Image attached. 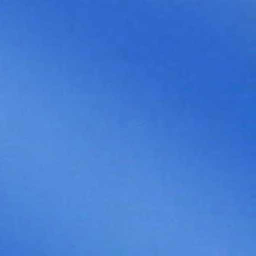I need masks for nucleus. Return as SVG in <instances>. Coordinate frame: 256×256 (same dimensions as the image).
Listing matches in <instances>:
<instances>
[{
  "label": "nucleus",
  "instance_id": "nucleus-1",
  "mask_svg": "<svg viewBox=\"0 0 256 256\" xmlns=\"http://www.w3.org/2000/svg\"><path fill=\"white\" fill-rule=\"evenodd\" d=\"M158 54H159V50H158V44H159V26H158Z\"/></svg>",
  "mask_w": 256,
  "mask_h": 256
},
{
  "label": "nucleus",
  "instance_id": "nucleus-2",
  "mask_svg": "<svg viewBox=\"0 0 256 256\" xmlns=\"http://www.w3.org/2000/svg\"><path fill=\"white\" fill-rule=\"evenodd\" d=\"M160 134H162V127H160Z\"/></svg>",
  "mask_w": 256,
  "mask_h": 256
},
{
  "label": "nucleus",
  "instance_id": "nucleus-3",
  "mask_svg": "<svg viewBox=\"0 0 256 256\" xmlns=\"http://www.w3.org/2000/svg\"><path fill=\"white\" fill-rule=\"evenodd\" d=\"M160 134H162V127H160Z\"/></svg>",
  "mask_w": 256,
  "mask_h": 256
},
{
  "label": "nucleus",
  "instance_id": "nucleus-4",
  "mask_svg": "<svg viewBox=\"0 0 256 256\" xmlns=\"http://www.w3.org/2000/svg\"><path fill=\"white\" fill-rule=\"evenodd\" d=\"M160 134H162V127H160Z\"/></svg>",
  "mask_w": 256,
  "mask_h": 256
},
{
  "label": "nucleus",
  "instance_id": "nucleus-5",
  "mask_svg": "<svg viewBox=\"0 0 256 256\" xmlns=\"http://www.w3.org/2000/svg\"><path fill=\"white\" fill-rule=\"evenodd\" d=\"M160 134H162V127H160Z\"/></svg>",
  "mask_w": 256,
  "mask_h": 256
},
{
  "label": "nucleus",
  "instance_id": "nucleus-6",
  "mask_svg": "<svg viewBox=\"0 0 256 256\" xmlns=\"http://www.w3.org/2000/svg\"><path fill=\"white\" fill-rule=\"evenodd\" d=\"M160 134H162V127H160Z\"/></svg>",
  "mask_w": 256,
  "mask_h": 256
},
{
  "label": "nucleus",
  "instance_id": "nucleus-7",
  "mask_svg": "<svg viewBox=\"0 0 256 256\" xmlns=\"http://www.w3.org/2000/svg\"><path fill=\"white\" fill-rule=\"evenodd\" d=\"M160 134H162V127H160Z\"/></svg>",
  "mask_w": 256,
  "mask_h": 256
},
{
  "label": "nucleus",
  "instance_id": "nucleus-8",
  "mask_svg": "<svg viewBox=\"0 0 256 256\" xmlns=\"http://www.w3.org/2000/svg\"><path fill=\"white\" fill-rule=\"evenodd\" d=\"M160 150H162V146H160Z\"/></svg>",
  "mask_w": 256,
  "mask_h": 256
},
{
  "label": "nucleus",
  "instance_id": "nucleus-9",
  "mask_svg": "<svg viewBox=\"0 0 256 256\" xmlns=\"http://www.w3.org/2000/svg\"><path fill=\"white\" fill-rule=\"evenodd\" d=\"M160 150H162V146H160Z\"/></svg>",
  "mask_w": 256,
  "mask_h": 256
},
{
  "label": "nucleus",
  "instance_id": "nucleus-10",
  "mask_svg": "<svg viewBox=\"0 0 256 256\" xmlns=\"http://www.w3.org/2000/svg\"><path fill=\"white\" fill-rule=\"evenodd\" d=\"M160 150H162V146H160Z\"/></svg>",
  "mask_w": 256,
  "mask_h": 256
},
{
  "label": "nucleus",
  "instance_id": "nucleus-11",
  "mask_svg": "<svg viewBox=\"0 0 256 256\" xmlns=\"http://www.w3.org/2000/svg\"><path fill=\"white\" fill-rule=\"evenodd\" d=\"M160 150H162V146H160Z\"/></svg>",
  "mask_w": 256,
  "mask_h": 256
},
{
  "label": "nucleus",
  "instance_id": "nucleus-12",
  "mask_svg": "<svg viewBox=\"0 0 256 256\" xmlns=\"http://www.w3.org/2000/svg\"><path fill=\"white\" fill-rule=\"evenodd\" d=\"M160 168H162V165H160Z\"/></svg>",
  "mask_w": 256,
  "mask_h": 256
},
{
  "label": "nucleus",
  "instance_id": "nucleus-13",
  "mask_svg": "<svg viewBox=\"0 0 256 256\" xmlns=\"http://www.w3.org/2000/svg\"><path fill=\"white\" fill-rule=\"evenodd\" d=\"M160 168H162V165H160Z\"/></svg>",
  "mask_w": 256,
  "mask_h": 256
},
{
  "label": "nucleus",
  "instance_id": "nucleus-14",
  "mask_svg": "<svg viewBox=\"0 0 256 256\" xmlns=\"http://www.w3.org/2000/svg\"><path fill=\"white\" fill-rule=\"evenodd\" d=\"M160 168H162V165H160Z\"/></svg>",
  "mask_w": 256,
  "mask_h": 256
},
{
  "label": "nucleus",
  "instance_id": "nucleus-15",
  "mask_svg": "<svg viewBox=\"0 0 256 256\" xmlns=\"http://www.w3.org/2000/svg\"><path fill=\"white\" fill-rule=\"evenodd\" d=\"M158 11H159V10L158 9Z\"/></svg>",
  "mask_w": 256,
  "mask_h": 256
},
{
  "label": "nucleus",
  "instance_id": "nucleus-16",
  "mask_svg": "<svg viewBox=\"0 0 256 256\" xmlns=\"http://www.w3.org/2000/svg\"><path fill=\"white\" fill-rule=\"evenodd\" d=\"M160 100H162V98H160Z\"/></svg>",
  "mask_w": 256,
  "mask_h": 256
},
{
  "label": "nucleus",
  "instance_id": "nucleus-17",
  "mask_svg": "<svg viewBox=\"0 0 256 256\" xmlns=\"http://www.w3.org/2000/svg\"><path fill=\"white\" fill-rule=\"evenodd\" d=\"M160 118H162V116H160Z\"/></svg>",
  "mask_w": 256,
  "mask_h": 256
}]
</instances>
